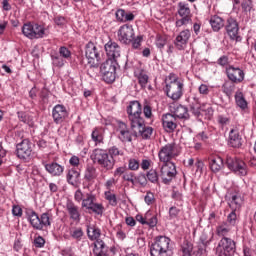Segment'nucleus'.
Instances as JSON below:
<instances>
[{"mask_svg":"<svg viewBox=\"0 0 256 256\" xmlns=\"http://www.w3.org/2000/svg\"><path fill=\"white\" fill-rule=\"evenodd\" d=\"M165 91L167 97L172 99V101H179L183 97V87L184 84L179 80V76L170 73L165 79Z\"/></svg>","mask_w":256,"mask_h":256,"instance_id":"f257e3e1","label":"nucleus"},{"mask_svg":"<svg viewBox=\"0 0 256 256\" xmlns=\"http://www.w3.org/2000/svg\"><path fill=\"white\" fill-rule=\"evenodd\" d=\"M27 215L29 223L37 231H43V229L51 227V223H53V214L49 212H44L39 216L37 212L32 210L27 212Z\"/></svg>","mask_w":256,"mask_h":256,"instance_id":"f03ea898","label":"nucleus"},{"mask_svg":"<svg viewBox=\"0 0 256 256\" xmlns=\"http://www.w3.org/2000/svg\"><path fill=\"white\" fill-rule=\"evenodd\" d=\"M90 159L93 163L99 165L101 169H104V171H111L115 167V159H113L105 149H94Z\"/></svg>","mask_w":256,"mask_h":256,"instance_id":"7ed1b4c3","label":"nucleus"},{"mask_svg":"<svg viewBox=\"0 0 256 256\" xmlns=\"http://www.w3.org/2000/svg\"><path fill=\"white\" fill-rule=\"evenodd\" d=\"M151 256H171V239L167 236H157L150 247Z\"/></svg>","mask_w":256,"mask_h":256,"instance_id":"20e7f679","label":"nucleus"},{"mask_svg":"<svg viewBox=\"0 0 256 256\" xmlns=\"http://www.w3.org/2000/svg\"><path fill=\"white\" fill-rule=\"evenodd\" d=\"M128 120L130 123V127H138L140 126L145 119L141 117L143 113V107L141 103L137 100L131 101L126 109Z\"/></svg>","mask_w":256,"mask_h":256,"instance_id":"39448f33","label":"nucleus"},{"mask_svg":"<svg viewBox=\"0 0 256 256\" xmlns=\"http://www.w3.org/2000/svg\"><path fill=\"white\" fill-rule=\"evenodd\" d=\"M22 34L28 39H43L49 35V31L43 25L28 22L22 26Z\"/></svg>","mask_w":256,"mask_h":256,"instance_id":"423d86ee","label":"nucleus"},{"mask_svg":"<svg viewBox=\"0 0 256 256\" xmlns=\"http://www.w3.org/2000/svg\"><path fill=\"white\" fill-rule=\"evenodd\" d=\"M236 251L237 243L229 237H223L216 247L217 256H234Z\"/></svg>","mask_w":256,"mask_h":256,"instance_id":"0eeeda50","label":"nucleus"},{"mask_svg":"<svg viewBox=\"0 0 256 256\" xmlns=\"http://www.w3.org/2000/svg\"><path fill=\"white\" fill-rule=\"evenodd\" d=\"M179 157V149L177 144L168 143L162 146L158 152V158L160 163H172L173 159Z\"/></svg>","mask_w":256,"mask_h":256,"instance_id":"6e6552de","label":"nucleus"},{"mask_svg":"<svg viewBox=\"0 0 256 256\" xmlns=\"http://www.w3.org/2000/svg\"><path fill=\"white\" fill-rule=\"evenodd\" d=\"M97 198L92 193H87L85 198L82 200V208L87 209L96 215H103V211H105V207L103 204H99L96 202Z\"/></svg>","mask_w":256,"mask_h":256,"instance_id":"1a4fd4ad","label":"nucleus"},{"mask_svg":"<svg viewBox=\"0 0 256 256\" xmlns=\"http://www.w3.org/2000/svg\"><path fill=\"white\" fill-rule=\"evenodd\" d=\"M117 61L112 59L106 60L100 66V71L102 73L103 81L105 83H113L115 81V75L117 71V67L115 66Z\"/></svg>","mask_w":256,"mask_h":256,"instance_id":"9d476101","label":"nucleus"},{"mask_svg":"<svg viewBox=\"0 0 256 256\" xmlns=\"http://www.w3.org/2000/svg\"><path fill=\"white\" fill-rule=\"evenodd\" d=\"M160 167V177L165 185H169L177 177V166L173 162H162Z\"/></svg>","mask_w":256,"mask_h":256,"instance_id":"9b49d317","label":"nucleus"},{"mask_svg":"<svg viewBox=\"0 0 256 256\" xmlns=\"http://www.w3.org/2000/svg\"><path fill=\"white\" fill-rule=\"evenodd\" d=\"M226 165L230 171H233L236 175H240L241 177H245L248 173L247 164L236 157H227Z\"/></svg>","mask_w":256,"mask_h":256,"instance_id":"f8f14e48","label":"nucleus"},{"mask_svg":"<svg viewBox=\"0 0 256 256\" xmlns=\"http://www.w3.org/2000/svg\"><path fill=\"white\" fill-rule=\"evenodd\" d=\"M180 19L176 20V27H183V25H189L191 23V18L193 14H191V8L187 2H179L178 3V11H177Z\"/></svg>","mask_w":256,"mask_h":256,"instance_id":"ddd939ff","label":"nucleus"},{"mask_svg":"<svg viewBox=\"0 0 256 256\" xmlns=\"http://www.w3.org/2000/svg\"><path fill=\"white\" fill-rule=\"evenodd\" d=\"M118 41L124 45H130L135 41V30L133 26L124 24L117 31Z\"/></svg>","mask_w":256,"mask_h":256,"instance_id":"4468645a","label":"nucleus"},{"mask_svg":"<svg viewBox=\"0 0 256 256\" xmlns=\"http://www.w3.org/2000/svg\"><path fill=\"white\" fill-rule=\"evenodd\" d=\"M69 118V111L67 107L62 104H58L52 109V119L56 125H62Z\"/></svg>","mask_w":256,"mask_h":256,"instance_id":"2eb2a0df","label":"nucleus"},{"mask_svg":"<svg viewBox=\"0 0 256 256\" xmlns=\"http://www.w3.org/2000/svg\"><path fill=\"white\" fill-rule=\"evenodd\" d=\"M85 55L90 67H96V65L99 64V52L97 51L95 43L89 42L88 45H86Z\"/></svg>","mask_w":256,"mask_h":256,"instance_id":"dca6fc26","label":"nucleus"},{"mask_svg":"<svg viewBox=\"0 0 256 256\" xmlns=\"http://www.w3.org/2000/svg\"><path fill=\"white\" fill-rule=\"evenodd\" d=\"M225 29L232 41H241V36H239V23H237V20L228 18Z\"/></svg>","mask_w":256,"mask_h":256,"instance_id":"f3484780","label":"nucleus"},{"mask_svg":"<svg viewBox=\"0 0 256 256\" xmlns=\"http://www.w3.org/2000/svg\"><path fill=\"white\" fill-rule=\"evenodd\" d=\"M104 49L106 51V55L109 57L108 59H111L112 61H117L119 57H121V46L113 40L108 41Z\"/></svg>","mask_w":256,"mask_h":256,"instance_id":"a211bd4d","label":"nucleus"},{"mask_svg":"<svg viewBox=\"0 0 256 256\" xmlns=\"http://www.w3.org/2000/svg\"><path fill=\"white\" fill-rule=\"evenodd\" d=\"M189 39H191V30L186 29L182 30L174 41V45L178 51H185L187 49V44L189 43Z\"/></svg>","mask_w":256,"mask_h":256,"instance_id":"6ab92c4d","label":"nucleus"},{"mask_svg":"<svg viewBox=\"0 0 256 256\" xmlns=\"http://www.w3.org/2000/svg\"><path fill=\"white\" fill-rule=\"evenodd\" d=\"M177 117L171 113L162 116V127L166 133H174L177 129Z\"/></svg>","mask_w":256,"mask_h":256,"instance_id":"aec40b11","label":"nucleus"},{"mask_svg":"<svg viewBox=\"0 0 256 256\" xmlns=\"http://www.w3.org/2000/svg\"><path fill=\"white\" fill-rule=\"evenodd\" d=\"M226 74L232 83H242L245 79V72L239 67L229 66L226 68Z\"/></svg>","mask_w":256,"mask_h":256,"instance_id":"412c9836","label":"nucleus"},{"mask_svg":"<svg viewBox=\"0 0 256 256\" xmlns=\"http://www.w3.org/2000/svg\"><path fill=\"white\" fill-rule=\"evenodd\" d=\"M16 151L19 159H28V157H31V153H33L31 142L28 139L22 140L21 143L17 144Z\"/></svg>","mask_w":256,"mask_h":256,"instance_id":"4be33fe9","label":"nucleus"},{"mask_svg":"<svg viewBox=\"0 0 256 256\" xmlns=\"http://www.w3.org/2000/svg\"><path fill=\"white\" fill-rule=\"evenodd\" d=\"M45 171L49 173L52 177H61L65 172V166L57 163V162H50V163H43Z\"/></svg>","mask_w":256,"mask_h":256,"instance_id":"5701e85b","label":"nucleus"},{"mask_svg":"<svg viewBox=\"0 0 256 256\" xmlns=\"http://www.w3.org/2000/svg\"><path fill=\"white\" fill-rule=\"evenodd\" d=\"M131 129L134 135H140L142 139H151V135H153V127L145 126V120L142 121L140 126L132 127Z\"/></svg>","mask_w":256,"mask_h":256,"instance_id":"b1692460","label":"nucleus"},{"mask_svg":"<svg viewBox=\"0 0 256 256\" xmlns=\"http://www.w3.org/2000/svg\"><path fill=\"white\" fill-rule=\"evenodd\" d=\"M228 205L231 211H241V207L243 206V197L241 194L237 192L230 194Z\"/></svg>","mask_w":256,"mask_h":256,"instance_id":"393cba45","label":"nucleus"},{"mask_svg":"<svg viewBox=\"0 0 256 256\" xmlns=\"http://www.w3.org/2000/svg\"><path fill=\"white\" fill-rule=\"evenodd\" d=\"M243 139L241 138V134H239V128L234 127L229 132V145L230 147L239 148L243 145Z\"/></svg>","mask_w":256,"mask_h":256,"instance_id":"a878e982","label":"nucleus"},{"mask_svg":"<svg viewBox=\"0 0 256 256\" xmlns=\"http://www.w3.org/2000/svg\"><path fill=\"white\" fill-rule=\"evenodd\" d=\"M66 210L72 221H76V223H79L81 221V213L79 212V207L73 202H68L66 204Z\"/></svg>","mask_w":256,"mask_h":256,"instance_id":"bb28decb","label":"nucleus"},{"mask_svg":"<svg viewBox=\"0 0 256 256\" xmlns=\"http://www.w3.org/2000/svg\"><path fill=\"white\" fill-rule=\"evenodd\" d=\"M134 77L138 79V83L142 89L147 87V83H149V75L147 74V71H145L143 68H137L134 71Z\"/></svg>","mask_w":256,"mask_h":256,"instance_id":"cd10ccee","label":"nucleus"},{"mask_svg":"<svg viewBox=\"0 0 256 256\" xmlns=\"http://www.w3.org/2000/svg\"><path fill=\"white\" fill-rule=\"evenodd\" d=\"M209 165L213 173H219L224 167L223 158L221 156H211L209 158Z\"/></svg>","mask_w":256,"mask_h":256,"instance_id":"c85d7f7f","label":"nucleus"},{"mask_svg":"<svg viewBox=\"0 0 256 256\" xmlns=\"http://www.w3.org/2000/svg\"><path fill=\"white\" fill-rule=\"evenodd\" d=\"M118 131L120 133L119 139L122 140L124 143L127 141L128 142L132 141L131 132H129V129L127 128V124L120 122Z\"/></svg>","mask_w":256,"mask_h":256,"instance_id":"c756f323","label":"nucleus"},{"mask_svg":"<svg viewBox=\"0 0 256 256\" xmlns=\"http://www.w3.org/2000/svg\"><path fill=\"white\" fill-rule=\"evenodd\" d=\"M94 256H107V246L103 240H96L93 249Z\"/></svg>","mask_w":256,"mask_h":256,"instance_id":"7c9ffc66","label":"nucleus"},{"mask_svg":"<svg viewBox=\"0 0 256 256\" xmlns=\"http://www.w3.org/2000/svg\"><path fill=\"white\" fill-rule=\"evenodd\" d=\"M79 177H81V172L77 171L75 168L69 169L66 175L69 185L73 186L79 183Z\"/></svg>","mask_w":256,"mask_h":256,"instance_id":"2f4dec72","label":"nucleus"},{"mask_svg":"<svg viewBox=\"0 0 256 256\" xmlns=\"http://www.w3.org/2000/svg\"><path fill=\"white\" fill-rule=\"evenodd\" d=\"M210 25L213 31H221L225 27V20L220 16L214 15L210 18Z\"/></svg>","mask_w":256,"mask_h":256,"instance_id":"473e14b6","label":"nucleus"},{"mask_svg":"<svg viewBox=\"0 0 256 256\" xmlns=\"http://www.w3.org/2000/svg\"><path fill=\"white\" fill-rule=\"evenodd\" d=\"M231 233V226L227 222H222L216 227V235L218 237H227Z\"/></svg>","mask_w":256,"mask_h":256,"instance_id":"72a5a7b5","label":"nucleus"},{"mask_svg":"<svg viewBox=\"0 0 256 256\" xmlns=\"http://www.w3.org/2000/svg\"><path fill=\"white\" fill-rule=\"evenodd\" d=\"M172 115H174L176 119H189V110L183 105H177Z\"/></svg>","mask_w":256,"mask_h":256,"instance_id":"f704fd0d","label":"nucleus"},{"mask_svg":"<svg viewBox=\"0 0 256 256\" xmlns=\"http://www.w3.org/2000/svg\"><path fill=\"white\" fill-rule=\"evenodd\" d=\"M91 139L93 142H95V146L97 145H103L105 136L103 135V130L96 128L92 131Z\"/></svg>","mask_w":256,"mask_h":256,"instance_id":"c9c22d12","label":"nucleus"},{"mask_svg":"<svg viewBox=\"0 0 256 256\" xmlns=\"http://www.w3.org/2000/svg\"><path fill=\"white\" fill-rule=\"evenodd\" d=\"M87 235L91 241H100L99 238L101 237V229L95 226H88Z\"/></svg>","mask_w":256,"mask_h":256,"instance_id":"e433bc0d","label":"nucleus"},{"mask_svg":"<svg viewBox=\"0 0 256 256\" xmlns=\"http://www.w3.org/2000/svg\"><path fill=\"white\" fill-rule=\"evenodd\" d=\"M96 177H97V168L91 165L87 166L84 173V179L86 181H93L95 180Z\"/></svg>","mask_w":256,"mask_h":256,"instance_id":"4c0bfd02","label":"nucleus"},{"mask_svg":"<svg viewBox=\"0 0 256 256\" xmlns=\"http://www.w3.org/2000/svg\"><path fill=\"white\" fill-rule=\"evenodd\" d=\"M190 111L195 115V117H199L201 115V104L199 103V99L193 98L190 102Z\"/></svg>","mask_w":256,"mask_h":256,"instance_id":"58836bf2","label":"nucleus"},{"mask_svg":"<svg viewBox=\"0 0 256 256\" xmlns=\"http://www.w3.org/2000/svg\"><path fill=\"white\" fill-rule=\"evenodd\" d=\"M227 223L231 227H235L239 223V211L232 210L227 216Z\"/></svg>","mask_w":256,"mask_h":256,"instance_id":"ea45409f","label":"nucleus"},{"mask_svg":"<svg viewBox=\"0 0 256 256\" xmlns=\"http://www.w3.org/2000/svg\"><path fill=\"white\" fill-rule=\"evenodd\" d=\"M235 101L236 105L240 107V109H247V101L245 100V97H243L242 92H236Z\"/></svg>","mask_w":256,"mask_h":256,"instance_id":"a19ab883","label":"nucleus"},{"mask_svg":"<svg viewBox=\"0 0 256 256\" xmlns=\"http://www.w3.org/2000/svg\"><path fill=\"white\" fill-rule=\"evenodd\" d=\"M104 197L111 207H117V195L112 193L111 190L106 191Z\"/></svg>","mask_w":256,"mask_h":256,"instance_id":"79ce46f5","label":"nucleus"},{"mask_svg":"<svg viewBox=\"0 0 256 256\" xmlns=\"http://www.w3.org/2000/svg\"><path fill=\"white\" fill-rule=\"evenodd\" d=\"M146 177L151 183H159V173L155 169H150L147 172Z\"/></svg>","mask_w":256,"mask_h":256,"instance_id":"37998d69","label":"nucleus"},{"mask_svg":"<svg viewBox=\"0 0 256 256\" xmlns=\"http://www.w3.org/2000/svg\"><path fill=\"white\" fill-rule=\"evenodd\" d=\"M222 91L225 95L231 97V95H233V91H235V85L231 82H225L222 86Z\"/></svg>","mask_w":256,"mask_h":256,"instance_id":"c03bdc74","label":"nucleus"},{"mask_svg":"<svg viewBox=\"0 0 256 256\" xmlns=\"http://www.w3.org/2000/svg\"><path fill=\"white\" fill-rule=\"evenodd\" d=\"M108 155H110V157L112 159H115V157H123L124 153L123 150H120L117 146H112L108 149L107 151Z\"/></svg>","mask_w":256,"mask_h":256,"instance_id":"a18cd8bd","label":"nucleus"},{"mask_svg":"<svg viewBox=\"0 0 256 256\" xmlns=\"http://www.w3.org/2000/svg\"><path fill=\"white\" fill-rule=\"evenodd\" d=\"M143 114L146 119H153V107L151 104L145 102L143 105Z\"/></svg>","mask_w":256,"mask_h":256,"instance_id":"49530a36","label":"nucleus"},{"mask_svg":"<svg viewBox=\"0 0 256 256\" xmlns=\"http://www.w3.org/2000/svg\"><path fill=\"white\" fill-rule=\"evenodd\" d=\"M201 112L208 117H212L214 113L213 106H211V104H201L200 113Z\"/></svg>","mask_w":256,"mask_h":256,"instance_id":"de8ad7c7","label":"nucleus"},{"mask_svg":"<svg viewBox=\"0 0 256 256\" xmlns=\"http://www.w3.org/2000/svg\"><path fill=\"white\" fill-rule=\"evenodd\" d=\"M83 229L82 228H74L71 232V238L72 239H76L77 241H81L82 237H83Z\"/></svg>","mask_w":256,"mask_h":256,"instance_id":"09e8293b","label":"nucleus"},{"mask_svg":"<svg viewBox=\"0 0 256 256\" xmlns=\"http://www.w3.org/2000/svg\"><path fill=\"white\" fill-rule=\"evenodd\" d=\"M183 256H191L193 253V244L185 242L182 246Z\"/></svg>","mask_w":256,"mask_h":256,"instance_id":"8fccbe9b","label":"nucleus"},{"mask_svg":"<svg viewBox=\"0 0 256 256\" xmlns=\"http://www.w3.org/2000/svg\"><path fill=\"white\" fill-rule=\"evenodd\" d=\"M123 180L128 181V183H131V185H135V181L137 180V177H135V174L133 172H126L123 175Z\"/></svg>","mask_w":256,"mask_h":256,"instance_id":"3c124183","label":"nucleus"},{"mask_svg":"<svg viewBox=\"0 0 256 256\" xmlns=\"http://www.w3.org/2000/svg\"><path fill=\"white\" fill-rule=\"evenodd\" d=\"M218 123L222 127H225V125H229V123H231V118H229L227 116L219 115L218 116Z\"/></svg>","mask_w":256,"mask_h":256,"instance_id":"603ef678","label":"nucleus"},{"mask_svg":"<svg viewBox=\"0 0 256 256\" xmlns=\"http://www.w3.org/2000/svg\"><path fill=\"white\" fill-rule=\"evenodd\" d=\"M69 164L71 165V167H79L81 165V159L78 156L73 155L69 159Z\"/></svg>","mask_w":256,"mask_h":256,"instance_id":"864d4df0","label":"nucleus"},{"mask_svg":"<svg viewBox=\"0 0 256 256\" xmlns=\"http://www.w3.org/2000/svg\"><path fill=\"white\" fill-rule=\"evenodd\" d=\"M144 201L147 205H153V203H155V195L153 192H147Z\"/></svg>","mask_w":256,"mask_h":256,"instance_id":"5fc2aeb1","label":"nucleus"},{"mask_svg":"<svg viewBox=\"0 0 256 256\" xmlns=\"http://www.w3.org/2000/svg\"><path fill=\"white\" fill-rule=\"evenodd\" d=\"M146 225H149V227H157V216L149 218V215H146Z\"/></svg>","mask_w":256,"mask_h":256,"instance_id":"6e6d98bb","label":"nucleus"},{"mask_svg":"<svg viewBox=\"0 0 256 256\" xmlns=\"http://www.w3.org/2000/svg\"><path fill=\"white\" fill-rule=\"evenodd\" d=\"M128 168L130 171H137L139 169V162L137 159H130L128 163Z\"/></svg>","mask_w":256,"mask_h":256,"instance_id":"4d7b16f0","label":"nucleus"},{"mask_svg":"<svg viewBox=\"0 0 256 256\" xmlns=\"http://www.w3.org/2000/svg\"><path fill=\"white\" fill-rule=\"evenodd\" d=\"M52 61H53V65H55L56 67H63V65H65V60H63L61 56H54L52 58Z\"/></svg>","mask_w":256,"mask_h":256,"instance_id":"13d9d810","label":"nucleus"},{"mask_svg":"<svg viewBox=\"0 0 256 256\" xmlns=\"http://www.w3.org/2000/svg\"><path fill=\"white\" fill-rule=\"evenodd\" d=\"M116 19L119 23H123L125 19V10L124 9H118L115 13Z\"/></svg>","mask_w":256,"mask_h":256,"instance_id":"bf43d9fd","label":"nucleus"},{"mask_svg":"<svg viewBox=\"0 0 256 256\" xmlns=\"http://www.w3.org/2000/svg\"><path fill=\"white\" fill-rule=\"evenodd\" d=\"M59 54L61 57H64V59H69L71 57V51L67 47H60Z\"/></svg>","mask_w":256,"mask_h":256,"instance_id":"052dcab7","label":"nucleus"},{"mask_svg":"<svg viewBox=\"0 0 256 256\" xmlns=\"http://www.w3.org/2000/svg\"><path fill=\"white\" fill-rule=\"evenodd\" d=\"M167 44V40L163 36H158L156 40V45L159 49H163Z\"/></svg>","mask_w":256,"mask_h":256,"instance_id":"680f3d73","label":"nucleus"},{"mask_svg":"<svg viewBox=\"0 0 256 256\" xmlns=\"http://www.w3.org/2000/svg\"><path fill=\"white\" fill-rule=\"evenodd\" d=\"M18 119L22 123L29 124V116L25 112H18Z\"/></svg>","mask_w":256,"mask_h":256,"instance_id":"e2e57ef3","label":"nucleus"},{"mask_svg":"<svg viewBox=\"0 0 256 256\" xmlns=\"http://www.w3.org/2000/svg\"><path fill=\"white\" fill-rule=\"evenodd\" d=\"M34 245L37 248H41L45 246V239L41 236H38L37 238H35L34 240Z\"/></svg>","mask_w":256,"mask_h":256,"instance_id":"0e129e2a","label":"nucleus"},{"mask_svg":"<svg viewBox=\"0 0 256 256\" xmlns=\"http://www.w3.org/2000/svg\"><path fill=\"white\" fill-rule=\"evenodd\" d=\"M218 65H221V67H227L229 65V57L227 56H221L218 61Z\"/></svg>","mask_w":256,"mask_h":256,"instance_id":"69168bd1","label":"nucleus"},{"mask_svg":"<svg viewBox=\"0 0 256 256\" xmlns=\"http://www.w3.org/2000/svg\"><path fill=\"white\" fill-rule=\"evenodd\" d=\"M12 214L15 217H21V215H23V209H21V207H19V206H14L12 208Z\"/></svg>","mask_w":256,"mask_h":256,"instance_id":"338daca9","label":"nucleus"},{"mask_svg":"<svg viewBox=\"0 0 256 256\" xmlns=\"http://www.w3.org/2000/svg\"><path fill=\"white\" fill-rule=\"evenodd\" d=\"M199 93L201 95H209V86H207L206 84H201L199 86Z\"/></svg>","mask_w":256,"mask_h":256,"instance_id":"774afa93","label":"nucleus"}]
</instances>
